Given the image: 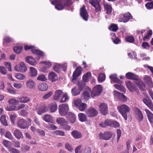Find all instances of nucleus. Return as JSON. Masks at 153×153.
<instances>
[{
  "instance_id": "obj_52",
  "label": "nucleus",
  "mask_w": 153,
  "mask_h": 153,
  "mask_svg": "<svg viewBox=\"0 0 153 153\" xmlns=\"http://www.w3.org/2000/svg\"><path fill=\"white\" fill-rule=\"evenodd\" d=\"M3 145L6 147H9L11 143L8 140H4L3 141Z\"/></svg>"
},
{
  "instance_id": "obj_2",
  "label": "nucleus",
  "mask_w": 153,
  "mask_h": 153,
  "mask_svg": "<svg viewBox=\"0 0 153 153\" xmlns=\"http://www.w3.org/2000/svg\"><path fill=\"white\" fill-rule=\"evenodd\" d=\"M70 0H54L51 2L52 4L55 6V8L60 10L63 9L65 6L70 4Z\"/></svg>"
},
{
  "instance_id": "obj_58",
  "label": "nucleus",
  "mask_w": 153,
  "mask_h": 153,
  "mask_svg": "<svg viewBox=\"0 0 153 153\" xmlns=\"http://www.w3.org/2000/svg\"><path fill=\"white\" fill-rule=\"evenodd\" d=\"M126 39L127 42L131 43H132L134 41V39L133 36L127 37Z\"/></svg>"
},
{
  "instance_id": "obj_61",
  "label": "nucleus",
  "mask_w": 153,
  "mask_h": 153,
  "mask_svg": "<svg viewBox=\"0 0 153 153\" xmlns=\"http://www.w3.org/2000/svg\"><path fill=\"white\" fill-rule=\"evenodd\" d=\"M65 147L66 149L70 151L72 150L71 146L69 145L68 143H67L65 144Z\"/></svg>"
},
{
  "instance_id": "obj_35",
  "label": "nucleus",
  "mask_w": 153,
  "mask_h": 153,
  "mask_svg": "<svg viewBox=\"0 0 153 153\" xmlns=\"http://www.w3.org/2000/svg\"><path fill=\"white\" fill-rule=\"evenodd\" d=\"M87 107V106L86 103L81 102L78 107V108L80 111H83L85 110Z\"/></svg>"
},
{
  "instance_id": "obj_9",
  "label": "nucleus",
  "mask_w": 153,
  "mask_h": 153,
  "mask_svg": "<svg viewBox=\"0 0 153 153\" xmlns=\"http://www.w3.org/2000/svg\"><path fill=\"white\" fill-rule=\"evenodd\" d=\"M100 113L102 115H106L108 112V106L104 103H101L98 106Z\"/></svg>"
},
{
  "instance_id": "obj_12",
  "label": "nucleus",
  "mask_w": 153,
  "mask_h": 153,
  "mask_svg": "<svg viewBox=\"0 0 153 153\" xmlns=\"http://www.w3.org/2000/svg\"><path fill=\"white\" fill-rule=\"evenodd\" d=\"M65 116L66 118L68 120L70 123H74L76 122V116L74 113L69 112Z\"/></svg>"
},
{
  "instance_id": "obj_13",
  "label": "nucleus",
  "mask_w": 153,
  "mask_h": 153,
  "mask_svg": "<svg viewBox=\"0 0 153 153\" xmlns=\"http://www.w3.org/2000/svg\"><path fill=\"white\" fill-rule=\"evenodd\" d=\"M89 3L95 7L97 12L101 11V8L98 0H89Z\"/></svg>"
},
{
  "instance_id": "obj_54",
  "label": "nucleus",
  "mask_w": 153,
  "mask_h": 153,
  "mask_svg": "<svg viewBox=\"0 0 153 153\" xmlns=\"http://www.w3.org/2000/svg\"><path fill=\"white\" fill-rule=\"evenodd\" d=\"M53 94L52 91L49 92L48 93L45 94L43 97V98L45 99H46L49 98Z\"/></svg>"
},
{
  "instance_id": "obj_46",
  "label": "nucleus",
  "mask_w": 153,
  "mask_h": 153,
  "mask_svg": "<svg viewBox=\"0 0 153 153\" xmlns=\"http://www.w3.org/2000/svg\"><path fill=\"white\" fill-rule=\"evenodd\" d=\"M37 79L44 82L47 80V79L44 75L42 74L39 75L38 77L37 78Z\"/></svg>"
},
{
  "instance_id": "obj_22",
  "label": "nucleus",
  "mask_w": 153,
  "mask_h": 153,
  "mask_svg": "<svg viewBox=\"0 0 153 153\" xmlns=\"http://www.w3.org/2000/svg\"><path fill=\"white\" fill-rule=\"evenodd\" d=\"M77 85L78 86V88L80 90V91H82L85 88H88L89 89L91 90L88 88V87L86 86V83L85 82H83L82 81H78L77 83Z\"/></svg>"
},
{
  "instance_id": "obj_7",
  "label": "nucleus",
  "mask_w": 153,
  "mask_h": 153,
  "mask_svg": "<svg viewBox=\"0 0 153 153\" xmlns=\"http://www.w3.org/2000/svg\"><path fill=\"white\" fill-rule=\"evenodd\" d=\"M102 91L101 85H98L94 86L91 92V96L92 97L99 95Z\"/></svg>"
},
{
  "instance_id": "obj_55",
  "label": "nucleus",
  "mask_w": 153,
  "mask_h": 153,
  "mask_svg": "<svg viewBox=\"0 0 153 153\" xmlns=\"http://www.w3.org/2000/svg\"><path fill=\"white\" fill-rule=\"evenodd\" d=\"M9 151L11 153H19L20 152L19 150L13 148H10Z\"/></svg>"
},
{
  "instance_id": "obj_11",
  "label": "nucleus",
  "mask_w": 153,
  "mask_h": 153,
  "mask_svg": "<svg viewBox=\"0 0 153 153\" xmlns=\"http://www.w3.org/2000/svg\"><path fill=\"white\" fill-rule=\"evenodd\" d=\"M34 48V46L31 45H25L24 48L25 50H27L29 49H31V52L37 55H39L40 56H43L44 55V53L41 51L33 49Z\"/></svg>"
},
{
  "instance_id": "obj_60",
  "label": "nucleus",
  "mask_w": 153,
  "mask_h": 153,
  "mask_svg": "<svg viewBox=\"0 0 153 153\" xmlns=\"http://www.w3.org/2000/svg\"><path fill=\"white\" fill-rule=\"evenodd\" d=\"M0 72L3 74H6L7 70L6 68H0Z\"/></svg>"
},
{
  "instance_id": "obj_36",
  "label": "nucleus",
  "mask_w": 153,
  "mask_h": 153,
  "mask_svg": "<svg viewBox=\"0 0 153 153\" xmlns=\"http://www.w3.org/2000/svg\"><path fill=\"white\" fill-rule=\"evenodd\" d=\"M108 29L111 31L116 32L118 29V27L117 25L114 24H111Z\"/></svg>"
},
{
  "instance_id": "obj_44",
  "label": "nucleus",
  "mask_w": 153,
  "mask_h": 153,
  "mask_svg": "<svg viewBox=\"0 0 153 153\" xmlns=\"http://www.w3.org/2000/svg\"><path fill=\"white\" fill-rule=\"evenodd\" d=\"M54 133L56 135L63 136L65 135V132L62 131L57 130L54 131Z\"/></svg>"
},
{
  "instance_id": "obj_64",
  "label": "nucleus",
  "mask_w": 153,
  "mask_h": 153,
  "mask_svg": "<svg viewBox=\"0 0 153 153\" xmlns=\"http://www.w3.org/2000/svg\"><path fill=\"white\" fill-rule=\"evenodd\" d=\"M20 113L23 116H26L28 114V113L24 109L22 110L21 111Z\"/></svg>"
},
{
  "instance_id": "obj_47",
  "label": "nucleus",
  "mask_w": 153,
  "mask_h": 153,
  "mask_svg": "<svg viewBox=\"0 0 153 153\" xmlns=\"http://www.w3.org/2000/svg\"><path fill=\"white\" fill-rule=\"evenodd\" d=\"M138 121L140 122L142 121L143 119V116L141 111L139 109L138 110Z\"/></svg>"
},
{
  "instance_id": "obj_18",
  "label": "nucleus",
  "mask_w": 153,
  "mask_h": 153,
  "mask_svg": "<svg viewBox=\"0 0 153 153\" xmlns=\"http://www.w3.org/2000/svg\"><path fill=\"white\" fill-rule=\"evenodd\" d=\"M114 95L118 97L120 100L124 102L127 100V97L123 94L117 91H114Z\"/></svg>"
},
{
  "instance_id": "obj_28",
  "label": "nucleus",
  "mask_w": 153,
  "mask_h": 153,
  "mask_svg": "<svg viewBox=\"0 0 153 153\" xmlns=\"http://www.w3.org/2000/svg\"><path fill=\"white\" fill-rule=\"evenodd\" d=\"M112 134L110 131H108L105 132L102 137V139L105 140H108L110 139L112 137Z\"/></svg>"
},
{
  "instance_id": "obj_6",
  "label": "nucleus",
  "mask_w": 153,
  "mask_h": 153,
  "mask_svg": "<svg viewBox=\"0 0 153 153\" xmlns=\"http://www.w3.org/2000/svg\"><path fill=\"white\" fill-rule=\"evenodd\" d=\"M85 113L88 117H92L96 116L98 114V111L95 108L90 107L86 110Z\"/></svg>"
},
{
  "instance_id": "obj_10",
  "label": "nucleus",
  "mask_w": 153,
  "mask_h": 153,
  "mask_svg": "<svg viewBox=\"0 0 153 153\" xmlns=\"http://www.w3.org/2000/svg\"><path fill=\"white\" fill-rule=\"evenodd\" d=\"M17 125L19 127L22 129L27 128L29 126V123L24 119L19 120L18 121Z\"/></svg>"
},
{
  "instance_id": "obj_3",
  "label": "nucleus",
  "mask_w": 153,
  "mask_h": 153,
  "mask_svg": "<svg viewBox=\"0 0 153 153\" xmlns=\"http://www.w3.org/2000/svg\"><path fill=\"white\" fill-rule=\"evenodd\" d=\"M99 126L103 128L108 126L117 128L119 127L120 125L116 121H114L110 119H107L104 122H102L100 123Z\"/></svg>"
},
{
  "instance_id": "obj_31",
  "label": "nucleus",
  "mask_w": 153,
  "mask_h": 153,
  "mask_svg": "<svg viewBox=\"0 0 153 153\" xmlns=\"http://www.w3.org/2000/svg\"><path fill=\"white\" fill-rule=\"evenodd\" d=\"M26 85L29 88L32 89L35 87V83L34 81L30 80L27 82Z\"/></svg>"
},
{
  "instance_id": "obj_27",
  "label": "nucleus",
  "mask_w": 153,
  "mask_h": 153,
  "mask_svg": "<svg viewBox=\"0 0 153 153\" xmlns=\"http://www.w3.org/2000/svg\"><path fill=\"white\" fill-rule=\"evenodd\" d=\"M26 62L32 65H34L36 62L35 60L31 56H28L25 58Z\"/></svg>"
},
{
  "instance_id": "obj_43",
  "label": "nucleus",
  "mask_w": 153,
  "mask_h": 153,
  "mask_svg": "<svg viewBox=\"0 0 153 153\" xmlns=\"http://www.w3.org/2000/svg\"><path fill=\"white\" fill-rule=\"evenodd\" d=\"M69 98L67 96V94H64L61 98L60 102H66L69 100Z\"/></svg>"
},
{
  "instance_id": "obj_50",
  "label": "nucleus",
  "mask_w": 153,
  "mask_h": 153,
  "mask_svg": "<svg viewBox=\"0 0 153 153\" xmlns=\"http://www.w3.org/2000/svg\"><path fill=\"white\" fill-rule=\"evenodd\" d=\"M145 6L148 9L153 8V1L148 3L145 4Z\"/></svg>"
},
{
  "instance_id": "obj_40",
  "label": "nucleus",
  "mask_w": 153,
  "mask_h": 153,
  "mask_svg": "<svg viewBox=\"0 0 153 153\" xmlns=\"http://www.w3.org/2000/svg\"><path fill=\"white\" fill-rule=\"evenodd\" d=\"M43 119L46 122H50L52 120V117L50 115L46 114L45 115Z\"/></svg>"
},
{
  "instance_id": "obj_56",
  "label": "nucleus",
  "mask_w": 153,
  "mask_h": 153,
  "mask_svg": "<svg viewBox=\"0 0 153 153\" xmlns=\"http://www.w3.org/2000/svg\"><path fill=\"white\" fill-rule=\"evenodd\" d=\"M16 77L18 79H23L25 77V76L22 74L17 73L16 75Z\"/></svg>"
},
{
  "instance_id": "obj_23",
  "label": "nucleus",
  "mask_w": 153,
  "mask_h": 153,
  "mask_svg": "<svg viewBox=\"0 0 153 153\" xmlns=\"http://www.w3.org/2000/svg\"><path fill=\"white\" fill-rule=\"evenodd\" d=\"M30 71L28 73L29 76L31 77H35L37 74V71L34 68H30Z\"/></svg>"
},
{
  "instance_id": "obj_5",
  "label": "nucleus",
  "mask_w": 153,
  "mask_h": 153,
  "mask_svg": "<svg viewBox=\"0 0 153 153\" xmlns=\"http://www.w3.org/2000/svg\"><path fill=\"white\" fill-rule=\"evenodd\" d=\"M69 110L68 105L67 104H62L59 106V113L62 116H66L68 113Z\"/></svg>"
},
{
  "instance_id": "obj_14",
  "label": "nucleus",
  "mask_w": 153,
  "mask_h": 153,
  "mask_svg": "<svg viewBox=\"0 0 153 153\" xmlns=\"http://www.w3.org/2000/svg\"><path fill=\"white\" fill-rule=\"evenodd\" d=\"M80 15L84 20H88V15L84 6L80 8Z\"/></svg>"
},
{
  "instance_id": "obj_49",
  "label": "nucleus",
  "mask_w": 153,
  "mask_h": 153,
  "mask_svg": "<svg viewBox=\"0 0 153 153\" xmlns=\"http://www.w3.org/2000/svg\"><path fill=\"white\" fill-rule=\"evenodd\" d=\"M7 91L10 94H15L16 93V91L14 89V88L11 86V87L8 88L7 89Z\"/></svg>"
},
{
  "instance_id": "obj_29",
  "label": "nucleus",
  "mask_w": 153,
  "mask_h": 153,
  "mask_svg": "<svg viewBox=\"0 0 153 153\" xmlns=\"http://www.w3.org/2000/svg\"><path fill=\"white\" fill-rule=\"evenodd\" d=\"M49 105L50 110L52 112L56 111L57 109V106L55 102L51 103Z\"/></svg>"
},
{
  "instance_id": "obj_4",
  "label": "nucleus",
  "mask_w": 153,
  "mask_h": 153,
  "mask_svg": "<svg viewBox=\"0 0 153 153\" xmlns=\"http://www.w3.org/2000/svg\"><path fill=\"white\" fill-rule=\"evenodd\" d=\"M117 109L125 120H127V114L130 112V108L126 105H123L117 107Z\"/></svg>"
},
{
  "instance_id": "obj_53",
  "label": "nucleus",
  "mask_w": 153,
  "mask_h": 153,
  "mask_svg": "<svg viewBox=\"0 0 153 153\" xmlns=\"http://www.w3.org/2000/svg\"><path fill=\"white\" fill-rule=\"evenodd\" d=\"M142 46L143 48L147 49H149V45L148 43L146 42H143L142 45Z\"/></svg>"
},
{
  "instance_id": "obj_59",
  "label": "nucleus",
  "mask_w": 153,
  "mask_h": 153,
  "mask_svg": "<svg viewBox=\"0 0 153 153\" xmlns=\"http://www.w3.org/2000/svg\"><path fill=\"white\" fill-rule=\"evenodd\" d=\"M148 119L150 123L152 125H153V114H150L147 116Z\"/></svg>"
},
{
  "instance_id": "obj_32",
  "label": "nucleus",
  "mask_w": 153,
  "mask_h": 153,
  "mask_svg": "<svg viewBox=\"0 0 153 153\" xmlns=\"http://www.w3.org/2000/svg\"><path fill=\"white\" fill-rule=\"evenodd\" d=\"M18 101L22 103H27L30 101V99L27 97L22 96L18 98Z\"/></svg>"
},
{
  "instance_id": "obj_42",
  "label": "nucleus",
  "mask_w": 153,
  "mask_h": 153,
  "mask_svg": "<svg viewBox=\"0 0 153 153\" xmlns=\"http://www.w3.org/2000/svg\"><path fill=\"white\" fill-rule=\"evenodd\" d=\"M105 75L103 73H100L98 78V81L100 82H103L105 79Z\"/></svg>"
},
{
  "instance_id": "obj_51",
  "label": "nucleus",
  "mask_w": 153,
  "mask_h": 153,
  "mask_svg": "<svg viewBox=\"0 0 153 153\" xmlns=\"http://www.w3.org/2000/svg\"><path fill=\"white\" fill-rule=\"evenodd\" d=\"M143 103L145 104L147 106L149 105L152 102V101L151 100H147L146 98H143Z\"/></svg>"
},
{
  "instance_id": "obj_57",
  "label": "nucleus",
  "mask_w": 153,
  "mask_h": 153,
  "mask_svg": "<svg viewBox=\"0 0 153 153\" xmlns=\"http://www.w3.org/2000/svg\"><path fill=\"white\" fill-rule=\"evenodd\" d=\"M4 42L9 43L12 41V39L9 36H6L3 39Z\"/></svg>"
},
{
  "instance_id": "obj_19",
  "label": "nucleus",
  "mask_w": 153,
  "mask_h": 153,
  "mask_svg": "<svg viewBox=\"0 0 153 153\" xmlns=\"http://www.w3.org/2000/svg\"><path fill=\"white\" fill-rule=\"evenodd\" d=\"M48 110L47 107L46 105H44L39 107L37 112L38 114L41 115L48 111Z\"/></svg>"
},
{
  "instance_id": "obj_33",
  "label": "nucleus",
  "mask_w": 153,
  "mask_h": 153,
  "mask_svg": "<svg viewBox=\"0 0 153 153\" xmlns=\"http://www.w3.org/2000/svg\"><path fill=\"white\" fill-rule=\"evenodd\" d=\"M79 120L81 122H84L86 121L87 117L86 115L84 113H80L78 115Z\"/></svg>"
},
{
  "instance_id": "obj_63",
  "label": "nucleus",
  "mask_w": 153,
  "mask_h": 153,
  "mask_svg": "<svg viewBox=\"0 0 153 153\" xmlns=\"http://www.w3.org/2000/svg\"><path fill=\"white\" fill-rule=\"evenodd\" d=\"M37 131V132L39 133V135L42 136H45V132L43 130L39 129Z\"/></svg>"
},
{
  "instance_id": "obj_15",
  "label": "nucleus",
  "mask_w": 153,
  "mask_h": 153,
  "mask_svg": "<svg viewBox=\"0 0 153 153\" xmlns=\"http://www.w3.org/2000/svg\"><path fill=\"white\" fill-rule=\"evenodd\" d=\"M123 17L122 18V20L120 22L126 23L128 22L130 19H133V16L129 12H127L122 15Z\"/></svg>"
},
{
  "instance_id": "obj_21",
  "label": "nucleus",
  "mask_w": 153,
  "mask_h": 153,
  "mask_svg": "<svg viewBox=\"0 0 153 153\" xmlns=\"http://www.w3.org/2000/svg\"><path fill=\"white\" fill-rule=\"evenodd\" d=\"M71 134L73 137L75 139H79L82 137V135L81 132H78L77 130H74L72 131Z\"/></svg>"
},
{
  "instance_id": "obj_20",
  "label": "nucleus",
  "mask_w": 153,
  "mask_h": 153,
  "mask_svg": "<svg viewBox=\"0 0 153 153\" xmlns=\"http://www.w3.org/2000/svg\"><path fill=\"white\" fill-rule=\"evenodd\" d=\"M109 78L111 81L114 82V83H117L120 84L122 83V81L117 77V75L116 74L111 75L109 76Z\"/></svg>"
},
{
  "instance_id": "obj_48",
  "label": "nucleus",
  "mask_w": 153,
  "mask_h": 153,
  "mask_svg": "<svg viewBox=\"0 0 153 153\" xmlns=\"http://www.w3.org/2000/svg\"><path fill=\"white\" fill-rule=\"evenodd\" d=\"M8 102L9 105H16L18 103L16 99H11L9 100Z\"/></svg>"
},
{
  "instance_id": "obj_16",
  "label": "nucleus",
  "mask_w": 153,
  "mask_h": 153,
  "mask_svg": "<svg viewBox=\"0 0 153 153\" xmlns=\"http://www.w3.org/2000/svg\"><path fill=\"white\" fill-rule=\"evenodd\" d=\"M82 68H76V70L74 72L73 75L72 80H75L81 74L82 70Z\"/></svg>"
},
{
  "instance_id": "obj_1",
  "label": "nucleus",
  "mask_w": 153,
  "mask_h": 153,
  "mask_svg": "<svg viewBox=\"0 0 153 153\" xmlns=\"http://www.w3.org/2000/svg\"><path fill=\"white\" fill-rule=\"evenodd\" d=\"M126 77L128 79L136 80L135 83L140 90L141 91H144L145 88L144 83L142 81L139 79L135 74L131 72H128L126 74Z\"/></svg>"
},
{
  "instance_id": "obj_26",
  "label": "nucleus",
  "mask_w": 153,
  "mask_h": 153,
  "mask_svg": "<svg viewBox=\"0 0 153 153\" xmlns=\"http://www.w3.org/2000/svg\"><path fill=\"white\" fill-rule=\"evenodd\" d=\"M62 94V90H59L56 91L53 97V99L55 100H59Z\"/></svg>"
},
{
  "instance_id": "obj_37",
  "label": "nucleus",
  "mask_w": 153,
  "mask_h": 153,
  "mask_svg": "<svg viewBox=\"0 0 153 153\" xmlns=\"http://www.w3.org/2000/svg\"><path fill=\"white\" fill-rule=\"evenodd\" d=\"M22 49L23 47L22 46H18L14 47L13 49L15 53H19L22 51Z\"/></svg>"
},
{
  "instance_id": "obj_17",
  "label": "nucleus",
  "mask_w": 153,
  "mask_h": 153,
  "mask_svg": "<svg viewBox=\"0 0 153 153\" xmlns=\"http://www.w3.org/2000/svg\"><path fill=\"white\" fill-rule=\"evenodd\" d=\"M48 79L52 82H55L58 79L57 75L54 72H51L48 74Z\"/></svg>"
},
{
  "instance_id": "obj_34",
  "label": "nucleus",
  "mask_w": 153,
  "mask_h": 153,
  "mask_svg": "<svg viewBox=\"0 0 153 153\" xmlns=\"http://www.w3.org/2000/svg\"><path fill=\"white\" fill-rule=\"evenodd\" d=\"M57 123L60 125H62L63 123H67L68 121L64 118L59 117L57 118L56 120Z\"/></svg>"
},
{
  "instance_id": "obj_41",
  "label": "nucleus",
  "mask_w": 153,
  "mask_h": 153,
  "mask_svg": "<svg viewBox=\"0 0 153 153\" xmlns=\"http://www.w3.org/2000/svg\"><path fill=\"white\" fill-rule=\"evenodd\" d=\"M5 137L9 140H13V137L11 133L9 131H6L5 134Z\"/></svg>"
},
{
  "instance_id": "obj_45",
  "label": "nucleus",
  "mask_w": 153,
  "mask_h": 153,
  "mask_svg": "<svg viewBox=\"0 0 153 153\" xmlns=\"http://www.w3.org/2000/svg\"><path fill=\"white\" fill-rule=\"evenodd\" d=\"M16 71L25 72L27 70V68H14Z\"/></svg>"
},
{
  "instance_id": "obj_62",
  "label": "nucleus",
  "mask_w": 153,
  "mask_h": 153,
  "mask_svg": "<svg viewBox=\"0 0 153 153\" xmlns=\"http://www.w3.org/2000/svg\"><path fill=\"white\" fill-rule=\"evenodd\" d=\"M117 141L119 140L121 134V130L120 129H117Z\"/></svg>"
},
{
  "instance_id": "obj_24",
  "label": "nucleus",
  "mask_w": 153,
  "mask_h": 153,
  "mask_svg": "<svg viewBox=\"0 0 153 153\" xmlns=\"http://www.w3.org/2000/svg\"><path fill=\"white\" fill-rule=\"evenodd\" d=\"M13 134L14 136L18 140H19L23 137L22 132L17 129H16L14 131Z\"/></svg>"
},
{
  "instance_id": "obj_25",
  "label": "nucleus",
  "mask_w": 153,
  "mask_h": 153,
  "mask_svg": "<svg viewBox=\"0 0 153 153\" xmlns=\"http://www.w3.org/2000/svg\"><path fill=\"white\" fill-rule=\"evenodd\" d=\"M39 89L41 91H45L48 89V85L45 83H39L38 85Z\"/></svg>"
},
{
  "instance_id": "obj_39",
  "label": "nucleus",
  "mask_w": 153,
  "mask_h": 153,
  "mask_svg": "<svg viewBox=\"0 0 153 153\" xmlns=\"http://www.w3.org/2000/svg\"><path fill=\"white\" fill-rule=\"evenodd\" d=\"M6 109L8 111H14L17 110V108L15 106V105H7L6 108Z\"/></svg>"
},
{
  "instance_id": "obj_30",
  "label": "nucleus",
  "mask_w": 153,
  "mask_h": 153,
  "mask_svg": "<svg viewBox=\"0 0 153 153\" xmlns=\"http://www.w3.org/2000/svg\"><path fill=\"white\" fill-rule=\"evenodd\" d=\"M81 91L76 87H75L71 89V92L72 95L73 96H75L80 94Z\"/></svg>"
},
{
  "instance_id": "obj_38",
  "label": "nucleus",
  "mask_w": 153,
  "mask_h": 153,
  "mask_svg": "<svg viewBox=\"0 0 153 153\" xmlns=\"http://www.w3.org/2000/svg\"><path fill=\"white\" fill-rule=\"evenodd\" d=\"M104 8L106 10V13L108 14H110L112 12L111 7L107 4H105L104 5Z\"/></svg>"
},
{
  "instance_id": "obj_8",
  "label": "nucleus",
  "mask_w": 153,
  "mask_h": 153,
  "mask_svg": "<svg viewBox=\"0 0 153 153\" xmlns=\"http://www.w3.org/2000/svg\"><path fill=\"white\" fill-rule=\"evenodd\" d=\"M126 83L127 88L131 92L135 91L137 93L139 92L138 89L134 83L130 81H126Z\"/></svg>"
}]
</instances>
